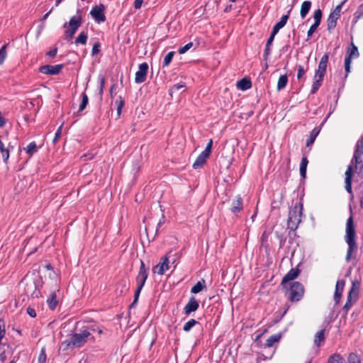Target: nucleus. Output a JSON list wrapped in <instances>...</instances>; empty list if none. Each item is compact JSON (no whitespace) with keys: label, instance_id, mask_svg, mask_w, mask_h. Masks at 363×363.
Returning <instances> with one entry per match:
<instances>
[{"label":"nucleus","instance_id":"nucleus-9","mask_svg":"<svg viewBox=\"0 0 363 363\" xmlns=\"http://www.w3.org/2000/svg\"><path fill=\"white\" fill-rule=\"evenodd\" d=\"M105 9L106 7L102 4L92 7L90 11V15L94 19L96 23H101L106 21V18L105 15Z\"/></svg>","mask_w":363,"mask_h":363},{"label":"nucleus","instance_id":"nucleus-24","mask_svg":"<svg viewBox=\"0 0 363 363\" xmlns=\"http://www.w3.org/2000/svg\"><path fill=\"white\" fill-rule=\"evenodd\" d=\"M208 157V155H206L203 152H201L193 164L194 169H197L201 168L206 163Z\"/></svg>","mask_w":363,"mask_h":363},{"label":"nucleus","instance_id":"nucleus-5","mask_svg":"<svg viewBox=\"0 0 363 363\" xmlns=\"http://www.w3.org/2000/svg\"><path fill=\"white\" fill-rule=\"evenodd\" d=\"M288 299L291 302L300 301L304 295L303 285L299 281H291L287 285Z\"/></svg>","mask_w":363,"mask_h":363},{"label":"nucleus","instance_id":"nucleus-44","mask_svg":"<svg viewBox=\"0 0 363 363\" xmlns=\"http://www.w3.org/2000/svg\"><path fill=\"white\" fill-rule=\"evenodd\" d=\"M319 26H320V23H317L315 22L311 26L310 28L308 29V30L307 32V37H308L307 40L316 31V30Z\"/></svg>","mask_w":363,"mask_h":363},{"label":"nucleus","instance_id":"nucleus-37","mask_svg":"<svg viewBox=\"0 0 363 363\" xmlns=\"http://www.w3.org/2000/svg\"><path fill=\"white\" fill-rule=\"evenodd\" d=\"M143 288H140V287H138L137 286V289L136 291H135V294H134V299H133V301L132 302V303L129 306V308H128V310L130 311L132 308H135L138 303V299H139V296H140V292L142 291Z\"/></svg>","mask_w":363,"mask_h":363},{"label":"nucleus","instance_id":"nucleus-57","mask_svg":"<svg viewBox=\"0 0 363 363\" xmlns=\"http://www.w3.org/2000/svg\"><path fill=\"white\" fill-rule=\"evenodd\" d=\"M165 220V216L164 214H162L157 225L156 234L158 233L159 228L161 227V225L164 223Z\"/></svg>","mask_w":363,"mask_h":363},{"label":"nucleus","instance_id":"nucleus-39","mask_svg":"<svg viewBox=\"0 0 363 363\" xmlns=\"http://www.w3.org/2000/svg\"><path fill=\"white\" fill-rule=\"evenodd\" d=\"M77 30L69 28L65 31V39L70 42Z\"/></svg>","mask_w":363,"mask_h":363},{"label":"nucleus","instance_id":"nucleus-6","mask_svg":"<svg viewBox=\"0 0 363 363\" xmlns=\"http://www.w3.org/2000/svg\"><path fill=\"white\" fill-rule=\"evenodd\" d=\"M345 1L338 4L335 9L330 12L327 19V30L331 32L337 25V21L340 17L341 10Z\"/></svg>","mask_w":363,"mask_h":363},{"label":"nucleus","instance_id":"nucleus-32","mask_svg":"<svg viewBox=\"0 0 363 363\" xmlns=\"http://www.w3.org/2000/svg\"><path fill=\"white\" fill-rule=\"evenodd\" d=\"M308 164V160L306 157H303L300 164V174L302 179H305L306 177V169Z\"/></svg>","mask_w":363,"mask_h":363},{"label":"nucleus","instance_id":"nucleus-15","mask_svg":"<svg viewBox=\"0 0 363 363\" xmlns=\"http://www.w3.org/2000/svg\"><path fill=\"white\" fill-rule=\"evenodd\" d=\"M169 257L167 255L165 257H162L161 262L152 268V272L160 275L164 274L165 271L169 269Z\"/></svg>","mask_w":363,"mask_h":363},{"label":"nucleus","instance_id":"nucleus-33","mask_svg":"<svg viewBox=\"0 0 363 363\" xmlns=\"http://www.w3.org/2000/svg\"><path fill=\"white\" fill-rule=\"evenodd\" d=\"M281 337V334H275L271 335L267 340L265 343V346L267 347H271L274 345V343L278 342Z\"/></svg>","mask_w":363,"mask_h":363},{"label":"nucleus","instance_id":"nucleus-25","mask_svg":"<svg viewBox=\"0 0 363 363\" xmlns=\"http://www.w3.org/2000/svg\"><path fill=\"white\" fill-rule=\"evenodd\" d=\"M274 35H272V34H270V36L269 37L268 40H267V43L265 45V49L263 54L264 60H267L269 56L271 54L272 48L271 46L272 45V43L274 40Z\"/></svg>","mask_w":363,"mask_h":363},{"label":"nucleus","instance_id":"nucleus-3","mask_svg":"<svg viewBox=\"0 0 363 363\" xmlns=\"http://www.w3.org/2000/svg\"><path fill=\"white\" fill-rule=\"evenodd\" d=\"M350 213L352 214V208H350ZM344 239L348 245L345 261L349 262L352 259H356L358 252V245L356 240L357 235L352 215H350L347 220Z\"/></svg>","mask_w":363,"mask_h":363},{"label":"nucleus","instance_id":"nucleus-51","mask_svg":"<svg viewBox=\"0 0 363 363\" xmlns=\"http://www.w3.org/2000/svg\"><path fill=\"white\" fill-rule=\"evenodd\" d=\"M119 98H120V101L118 102V104L117 105V114H118V116H121V111H122V108L124 106V104H125V101L122 99V97L119 96Z\"/></svg>","mask_w":363,"mask_h":363},{"label":"nucleus","instance_id":"nucleus-50","mask_svg":"<svg viewBox=\"0 0 363 363\" xmlns=\"http://www.w3.org/2000/svg\"><path fill=\"white\" fill-rule=\"evenodd\" d=\"M297 68H298L297 78H298V79H301L306 71L305 70L303 66H302V65H298Z\"/></svg>","mask_w":363,"mask_h":363},{"label":"nucleus","instance_id":"nucleus-62","mask_svg":"<svg viewBox=\"0 0 363 363\" xmlns=\"http://www.w3.org/2000/svg\"><path fill=\"white\" fill-rule=\"evenodd\" d=\"M6 352H3L0 353V361L4 362L6 361Z\"/></svg>","mask_w":363,"mask_h":363},{"label":"nucleus","instance_id":"nucleus-56","mask_svg":"<svg viewBox=\"0 0 363 363\" xmlns=\"http://www.w3.org/2000/svg\"><path fill=\"white\" fill-rule=\"evenodd\" d=\"M104 85H105V79H104V77H101L100 79V89H99V92L101 98H102V96H103Z\"/></svg>","mask_w":363,"mask_h":363},{"label":"nucleus","instance_id":"nucleus-41","mask_svg":"<svg viewBox=\"0 0 363 363\" xmlns=\"http://www.w3.org/2000/svg\"><path fill=\"white\" fill-rule=\"evenodd\" d=\"M328 363H345V359L340 354H333L330 357Z\"/></svg>","mask_w":363,"mask_h":363},{"label":"nucleus","instance_id":"nucleus-27","mask_svg":"<svg viewBox=\"0 0 363 363\" xmlns=\"http://www.w3.org/2000/svg\"><path fill=\"white\" fill-rule=\"evenodd\" d=\"M325 329L323 328V329L319 330L318 332H317L316 334L315 335L313 342H314V344L317 347H320V343L322 342L325 341Z\"/></svg>","mask_w":363,"mask_h":363},{"label":"nucleus","instance_id":"nucleus-34","mask_svg":"<svg viewBox=\"0 0 363 363\" xmlns=\"http://www.w3.org/2000/svg\"><path fill=\"white\" fill-rule=\"evenodd\" d=\"M88 40V34L87 32L82 31L79 35L74 40V43L82 44V45H86Z\"/></svg>","mask_w":363,"mask_h":363},{"label":"nucleus","instance_id":"nucleus-7","mask_svg":"<svg viewBox=\"0 0 363 363\" xmlns=\"http://www.w3.org/2000/svg\"><path fill=\"white\" fill-rule=\"evenodd\" d=\"M358 297V287L355 289V283L352 282V286L351 287L347 301L345 303L344 306L342 308V317H345L350 309L352 308L354 302H355Z\"/></svg>","mask_w":363,"mask_h":363},{"label":"nucleus","instance_id":"nucleus-17","mask_svg":"<svg viewBox=\"0 0 363 363\" xmlns=\"http://www.w3.org/2000/svg\"><path fill=\"white\" fill-rule=\"evenodd\" d=\"M328 60H329V54L328 53H325L322 56V57L319 62V64H318V68L317 70H315V75H320V77L322 76L324 77V76L326 73Z\"/></svg>","mask_w":363,"mask_h":363},{"label":"nucleus","instance_id":"nucleus-13","mask_svg":"<svg viewBox=\"0 0 363 363\" xmlns=\"http://www.w3.org/2000/svg\"><path fill=\"white\" fill-rule=\"evenodd\" d=\"M82 23L83 19L81 14V10L78 9L77 11V14L72 16L68 23H65L63 27L66 28L68 26L69 28L78 30V28L82 26Z\"/></svg>","mask_w":363,"mask_h":363},{"label":"nucleus","instance_id":"nucleus-38","mask_svg":"<svg viewBox=\"0 0 363 363\" xmlns=\"http://www.w3.org/2000/svg\"><path fill=\"white\" fill-rule=\"evenodd\" d=\"M199 324H200L199 321L195 319H191L184 324L183 330L185 332H189L194 326Z\"/></svg>","mask_w":363,"mask_h":363},{"label":"nucleus","instance_id":"nucleus-45","mask_svg":"<svg viewBox=\"0 0 363 363\" xmlns=\"http://www.w3.org/2000/svg\"><path fill=\"white\" fill-rule=\"evenodd\" d=\"M8 44L4 45L0 49V65H2L6 57V47Z\"/></svg>","mask_w":363,"mask_h":363},{"label":"nucleus","instance_id":"nucleus-49","mask_svg":"<svg viewBox=\"0 0 363 363\" xmlns=\"http://www.w3.org/2000/svg\"><path fill=\"white\" fill-rule=\"evenodd\" d=\"M193 47V43L190 42L185 45L184 46L180 48L179 49V54H184L186 51H188L190 48Z\"/></svg>","mask_w":363,"mask_h":363},{"label":"nucleus","instance_id":"nucleus-1","mask_svg":"<svg viewBox=\"0 0 363 363\" xmlns=\"http://www.w3.org/2000/svg\"><path fill=\"white\" fill-rule=\"evenodd\" d=\"M95 333L99 335L103 333L102 328L96 321L91 320L77 322L70 337L62 342L63 350L80 348L89 341L95 342L97 338Z\"/></svg>","mask_w":363,"mask_h":363},{"label":"nucleus","instance_id":"nucleus-63","mask_svg":"<svg viewBox=\"0 0 363 363\" xmlns=\"http://www.w3.org/2000/svg\"><path fill=\"white\" fill-rule=\"evenodd\" d=\"M45 267L48 269V270H52V274L55 276V272L53 271V267L51 265V264L48 263L47 264Z\"/></svg>","mask_w":363,"mask_h":363},{"label":"nucleus","instance_id":"nucleus-46","mask_svg":"<svg viewBox=\"0 0 363 363\" xmlns=\"http://www.w3.org/2000/svg\"><path fill=\"white\" fill-rule=\"evenodd\" d=\"M348 363H361V361L357 354L351 353L348 357Z\"/></svg>","mask_w":363,"mask_h":363},{"label":"nucleus","instance_id":"nucleus-35","mask_svg":"<svg viewBox=\"0 0 363 363\" xmlns=\"http://www.w3.org/2000/svg\"><path fill=\"white\" fill-rule=\"evenodd\" d=\"M288 83V77L286 74L281 75L278 79L277 89L281 91L284 89Z\"/></svg>","mask_w":363,"mask_h":363},{"label":"nucleus","instance_id":"nucleus-8","mask_svg":"<svg viewBox=\"0 0 363 363\" xmlns=\"http://www.w3.org/2000/svg\"><path fill=\"white\" fill-rule=\"evenodd\" d=\"M351 47L352 48L347 52L345 58V77H347L350 72L352 59L357 58L359 55L358 48L353 43H351Z\"/></svg>","mask_w":363,"mask_h":363},{"label":"nucleus","instance_id":"nucleus-55","mask_svg":"<svg viewBox=\"0 0 363 363\" xmlns=\"http://www.w3.org/2000/svg\"><path fill=\"white\" fill-rule=\"evenodd\" d=\"M184 86L185 85L184 84H176L171 87L169 91H177L181 89L184 88Z\"/></svg>","mask_w":363,"mask_h":363},{"label":"nucleus","instance_id":"nucleus-36","mask_svg":"<svg viewBox=\"0 0 363 363\" xmlns=\"http://www.w3.org/2000/svg\"><path fill=\"white\" fill-rule=\"evenodd\" d=\"M26 152L29 155H33L35 152L38 151V147L35 142L30 143L27 147L25 148Z\"/></svg>","mask_w":363,"mask_h":363},{"label":"nucleus","instance_id":"nucleus-18","mask_svg":"<svg viewBox=\"0 0 363 363\" xmlns=\"http://www.w3.org/2000/svg\"><path fill=\"white\" fill-rule=\"evenodd\" d=\"M291 11V9L289 10L287 13L285 15H283L279 22H277L273 27L272 30L271 32V34L272 35H276L279 30L285 26V25L287 23V21L289 18L290 13Z\"/></svg>","mask_w":363,"mask_h":363},{"label":"nucleus","instance_id":"nucleus-28","mask_svg":"<svg viewBox=\"0 0 363 363\" xmlns=\"http://www.w3.org/2000/svg\"><path fill=\"white\" fill-rule=\"evenodd\" d=\"M311 5L312 3L311 1H305L302 3L300 11V15L302 18H304L307 16L311 10Z\"/></svg>","mask_w":363,"mask_h":363},{"label":"nucleus","instance_id":"nucleus-4","mask_svg":"<svg viewBox=\"0 0 363 363\" xmlns=\"http://www.w3.org/2000/svg\"><path fill=\"white\" fill-rule=\"evenodd\" d=\"M303 216V202L301 199L289 209V217L287 220V228L292 231H295L300 223Z\"/></svg>","mask_w":363,"mask_h":363},{"label":"nucleus","instance_id":"nucleus-23","mask_svg":"<svg viewBox=\"0 0 363 363\" xmlns=\"http://www.w3.org/2000/svg\"><path fill=\"white\" fill-rule=\"evenodd\" d=\"M43 284V281L41 277H39L38 279L34 280L33 285L34 287V291L31 294L32 298H38L41 296L40 294V289L42 288Z\"/></svg>","mask_w":363,"mask_h":363},{"label":"nucleus","instance_id":"nucleus-48","mask_svg":"<svg viewBox=\"0 0 363 363\" xmlns=\"http://www.w3.org/2000/svg\"><path fill=\"white\" fill-rule=\"evenodd\" d=\"M46 358H47V356H46V353H45V348H43L40 351V353L38 356V363H45V361H46Z\"/></svg>","mask_w":363,"mask_h":363},{"label":"nucleus","instance_id":"nucleus-40","mask_svg":"<svg viewBox=\"0 0 363 363\" xmlns=\"http://www.w3.org/2000/svg\"><path fill=\"white\" fill-rule=\"evenodd\" d=\"M175 52L173 51L169 52L164 57L163 60V67H167L172 62V58L174 55Z\"/></svg>","mask_w":363,"mask_h":363},{"label":"nucleus","instance_id":"nucleus-58","mask_svg":"<svg viewBox=\"0 0 363 363\" xmlns=\"http://www.w3.org/2000/svg\"><path fill=\"white\" fill-rule=\"evenodd\" d=\"M57 48H54L51 50L48 51L46 53V55L49 56L50 57H54L57 55Z\"/></svg>","mask_w":363,"mask_h":363},{"label":"nucleus","instance_id":"nucleus-47","mask_svg":"<svg viewBox=\"0 0 363 363\" xmlns=\"http://www.w3.org/2000/svg\"><path fill=\"white\" fill-rule=\"evenodd\" d=\"M62 127H63V124H62L57 128V131L55 132V137H54V139L52 140V143L54 144H55L57 143V141L59 140V138L61 137L62 131Z\"/></svg>","mask_w":363,"mask_h":363},{"label":"nucleus","instance_id":"nucleus-14","mask_svg":"<svg viewBox=\"0 0 363 363\" xmlns=\"http://www.w3.org/2000/svg\"><path fill=\"white\" fill-rule=\"evenodd\" d=\"M301 271L298 268L291 269L287 274L283 277L281 285L284 289H287L289 281H294V280L298 277Z\"/></svg>","mask_w":363,"mask_h":363},{"label":"nucleus","instance_id":"nucleus-20","mask_svg":"<svg viewBox=\"0 0 363 363\" xmlns=\"http://www.w3.org/2000/svg\"><path fill=\"white\" fill-rule=\"evenodd\" d=\"M243 208L242 199L240 195H237L233 200L230 211L235 215H238Z\"/></svg>","mask_w":363,"mask_h":363},{"label":"nucleus","instance_id":"nucleus-21","mask_svg":"<svg viewBox=\"0 0 363 363\" xmlns=\"http://www.w3.org/2000/svg\"><path fill=\"white\" fill-rule=\"evenodd\" d=\"M345 285L344 279H339L336 282L335 291L334 293V301L335 304H338L342 297V294Z\"/></svg>","mask_w":363,"mask_h":363},{"label":"nucleus","instance_id":"nucleus-30","mask_svg":"<svg viewBox=\"0 0 363 363\" xmlns=\"http://www.w3.org/2000/svg\"><path fill=\"white\" fill-rule=\"evenodd\" d=\"M206 281L204 279H201L200 281H199L191 289V294H198L201 292L203 289H206Z\"/></svg>","mask_w":363,"mask_h":363},{"label":"nucleus","instance_id":"nucleus-53","mask_svg":"<svg viewBox=\"0 0 363 363\" xmlns=\"http://www.w3.org/2000/svg\"><path fill=\"white\" fill-rule=\"evenodd\" d=\"M363 15V3L358 7L357 11L354 13V18L356 21Z\"/></svg>","mask_w":363,"mask_h":363},{"label":"nucleus","instance_id":"nucleus-31","mask_svg":"<svg viewBox=\"0 0 363 363\" xmlns=\"http://www.w3.org/2000/svg\"><path fill=\"white\" fill-rule=\"evenodd\" d=\"M319 133H320V129H318V128H315L312 130V131L310 133L309 138L306 140V145L307 147L311 146V145L313 144V143H314L316 137L318 135Z\"/></svg>","mask_w":363,"mask_h":363},{"label":"nucleus","instance_id":"nucleus-22","mask_svg":"<svg viewBox=\"0 0 363 363\" xmlns=\"http://www.w3.org/2000/svg\"><path fill=\"white\" fill-rule=\"evenodd\" d=\"M59 289L56 287L52 293L50 294V296L48 297L47 300V303L49 307V308L52 311H54L57 305H58V301L57 299V292H59Z\"/></svg>","mask_w":363,"mask_h":363},{"label":"nucleus","instance_id":"nucleus-42","mask_svg":"<svg viewBox=\"0 0 363 363\" xmlns=\"http://www.w3.org/2000/svg\"><path fill=\"white\" fill-rule=\"evenodd\" d=\"M88 102H89V98H88L87 95L84 92L82 93V102L79 105V111H82L86 108V106L88 104Z\"/></svg>","mask_w":363,"mask_h":363},{"label":"nucleus","instance_id":"nucleus-59","mask_svg":"<svg viewBox=\"0 0 363 363\" xmlns=\"http://www.w3.org/2000/svg\"><path fill=\"white\" fill-rule=\"evenodd\" d=\"M144 1L145 0H135L134 4H133L134 8L135 9H140L141 8Z\"/></svg>","mask_w":363,"mask_h":363},{"label":"nucleus","instance_id":"nucleus-2","mask_svg":"<svg viewBox=\"0 0 363 363\" xmlns=\"http://www.w3.org/2000/svg\"><path fill=\"white\" fill-rule=\"evenodd\" d=\"M363 171V143L362 141H357L353 157L351 160L350 164L345 173V188L346 191L353 196L352 189V175L354 172L358 174Z\"/></svg>","mask_w":363,"mask_h":363},{"label":"nucleus","instance_id":"nucleus-54","mask_svg":"<svg viewBox=\"0 0 363 363\" xmlns=\"http://www.w3.org/2000/svg\"><path fill=\"white\" fill-rule=\"evenodd\" d=\"M100 46H101V45L99 43H96L93 45L92 51H91L92 56H94V55L99 54V52H100Z\"/></svg>","mask_w":363,"mask_h":363},{"label":"nucleus","instance_id":"nucleus-10","mask_svg":"<svg viewBox=\"0 0 363 363\" xmlns=\"http://www.w3.org/2000/svg\"><path fill=\"white\" fill-rule=\"evenodd\" d=\"M149 267H146L144 262L140 260V266L138 274L136 277L137 286L143 288L148 277Z\"/></svg>","mask_w":363,"mask_h":363},{"label":"nucleus","instance_id":"nucleus-61","mask_svg":"<svg viewBox=\"0 0 363 363\" xmlns=\"http://www.w3.org/2000/svg\"><path fill=\"white\" fill-rule=\"evenodd\" d=\"M45 28V23H42L40 25L38 26V30H37V37L41 35L43 30Z\"/></svg>","mask_w":363,"mask_h":363},{"label":"nucleus","instance_id":"nucleus-52","mask_svg":"<svg viewBox=\"0 0 363 363\" xmlns=\"http://www.w3.org/2000/svg\"><path fill=\"white\" fill-rule=\"evenodd\" d=\"M212 145H213V140H212V139H211L209 140L208 143L207 144L205 150L203 151H202V152H203L206 155L209 156L211 154V152Z\"/></svg>","mask_w":363,"mask_h":363},{"label":"nucleus","instance_id":"nucleus-12","mask_svg":"<svg viewBox=\"0 0 363 363\" xmlns=\"http://www.w3.org/2000/svg\"><path fill=\"white\" fill-rule=\"evenodd\" d=\"M64 67L63 64H59L55 65H46L41 66L39 68V71L45 74L48 75H56L58 74Z\"/></svg>","mask_w":363,"mask_h":363},{"label":"nucleus","instance_id":"nucleus-16","mask_svg":"<svg viewBox=\"0 0 363 363\" xmlns=\"http://www.w3.org/2000/svg\"><path fill=\"white\" fill-rule=\"evenodd\" d=\"M199 307V303L194 296H191L188 303L184 308V313L186 315H189L191 313L195 312Z\"/></svg>","mask_w":363,"mask_h":363},{"label":"nucleus","instance_id":"nucleus-29","mask_svg":"<svg viewBox=\"0 0 363 363\" xmlns=\"http://www.w3.org/2000/svg\"><path fill=\"white\" fill-rule=\"evenodd\" d=\"M237 86L240 90L245 91L251 88L252 82L249 79L243 78L237 82Z\"/></svg>","mask_w":363,"mask_h":363},{"label":"nucleus","instance_id":"nucleus-60","mask_svg":"<svg viewBox=\"0 0 363 363\" xmlns=\"http://www.w3.org/2000/svg\"><path fill=\"white\" fill-rule=\"evenodd\" d=\"M27 313L32 318L36 317L35 310L34 308H33L28 307L27 308Z\"/></svg>","mask_w":363,"mask_h":363},{"label":"nucleus","instance_id":"nucleus-19","mask_svg":"<svg viewBox=\"0 0 363 363\" xmlns=\"http://www.w3.org/2000/svg\"><path fill=\"white\" fill-rule=\"evenodd\" d=\"M1 138L2 137H0V152L1 153L4 162L7 164L9 158L10 151L13 150V146L11 145V143H9V145L5 147V145Z\"/></svg>","mask_w":363,"mask_h":363},{"label":"nucleus","instance_id":"nucleus-26","mask_svg":"<svg viewBox=\"0 0 363 363\" xmlns=\"http://www.w3.org/2000/svg\"><path fill=\"white\" fill-rule=\"evenodd\" d=\"M323 77L322 76L321 77H320V75H315L314 76V82L312 84V88H311V94H315L318 90L319 89V88L322 85V82L323 81Z\"/></svg>","mask_w":363,"mask_h":363},{"label":"nucleus","instance_id":"nucleus-11","mask_svg":"<svg viewBox=\"0 0 363 363\" xmlns=\"http://www.w3.org/2000/svg\"><path fill=\"white\" fill-rule=\"evenodd\" d=\"M148 68L147 62H143L139 65L138 70L136 72L135 77V82L136 84H141L146 80Z\"/></svg>","mask_w":363,"mask_h":363},{"label":"nucleus","instance_id":"nucleus-64","mask_svg":"<svg viewBox=\"0 0 363 363\" xmlns=\"http://www.w3.org/2000/svg\"><path fill=\"white\" fill-rule=\"evenodd\" d=\"M52 11V9L48 11V13H46L42 18L41 21H43V23L48 18V16L50 15V13H51Z\"/></svg>","mask_w":363,"mask_h":363},{"label":"nucleus","instance_id":"nucleus-43","mask_svg":"<svg viewBox=\"0 0 363 363\" xmlns=\"http://www.w3.org/2000/svg\"><path fill=\"white\" fill-rule=\"evenodd\" d=\"M323 12L321 9H318L315 10L313 13L314 22L320 24Z\"/></svg>","mask_w":363,"mask_h":363}]
</instances>
